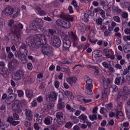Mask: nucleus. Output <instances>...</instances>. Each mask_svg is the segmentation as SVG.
<instances>
[{
	"mask_svg": "<svg viewBox=\"0 0 130 130\" xmlns=\"http://www.w3.org/2000/svg\"><path fill=\"white\" fill-rule=\"evenodd\" d=\"M85 123L87 124L86 125L87 127L88 126V127H91V126H92V123L88 121V120L85 122Z\"/></svg>",
	"mask_w": 130,
	"mask_h": 130,
	"instance_id": "61",
	"label": "nucleus"
},
{
	"mask_svg": "<svg viewBox=\"0 0 130 130\" xmlns=\"http://www.w3.org/2000/svg\"><path fill=\"white\" fill-rule=\"evenodd\" d=\"M37 101L39 103H41L43 101V98L42 96H39L37 99Z\"/></svg>",
	"mask_w": 130,
	"mask_h": 130,
	"instance_id": "56",
	"label": "nucleus"
},
{
	"mask_svg": "<svg viewBox=\"0 0 130 130\" xmlns=\"http://www.w3.org/2000/svg\"><path fill=\"white\" fill-rule=\"evenodd\" d=\"M103 54V53L102 52V51L99 50H95L93 52V54H98L100 57H101V56H102Z\"/></svg>",
	"mask_w": 130,
	"mask_h": 130,
	"instance_id": "39",
	"label": "nucleus"
},
{
	"mask_svg": "<svg viewBox=\"0 0 130 130\" xmlns=\"http://www.w3.org/2000/svg\"><path fill=\"white\" fill-rule=\"evenodd\" d=\"M26 116V119H28V120H29V121H31V120L33 119V115L32 114Z\"/></svg>",
	"mask_w": 130,
	"mask_h": 130,
	"instance_id": "48",
	"label": "nucleus"
},
{
	"mask_svg": "<svg viewBox=\"0 0 130 130\" xmlns=\"http://www.w3.org/2000/svg\"><path fill=\"white\" fill-rule=\"evenodd\" d=\"M66 105L64 102H62V99L60 98L58 100V103L57 105V108L58 110H63Z\"/></svg>",
	"mask_w": 130,
	"mask_h": 130,
	"instance_id": "15",
	"label": "nucleus"
},
{
	"mask_svg": "<svg viewBox=\"0 0 130 130\" xmlns=\"http://www.w3.org/2000/svg\"><path fill=\"white\" fill-rule=\"evenodd\" d=\"M31 106L32 107H35L36 106H37V101L34 100V101L31 102Z\"/></svg>",
	"mask_w": 130,
	"mask_h": 130,
	"instance_id": "55",
	"label": "nucleus"
},
{
	"mask_svg": "<svg viewBox=\"0 0 130 130\" xmlns=\"http://www.w3.org/2000/svg\"><path fill=\"white\" fill-rule=\"evenodd\" d=\"M78 118L81 119L83 121V123H86V122L88 120V117L84 114H82L79 116Z\"/></svg>",
	"mask_w": 130,
	"mask_h": 130,
	"instance_id": "30",
	"label": "nucleus"
},
{
	"mask_svg": "<svg viewBox=\"0 0 130 130\" xmlns=\"http://www.w3.org/2000/svg\"><path fill=\"white\" fill-rule=\"evenodd\" d=\"M14 55L15 57H18V58H20V59L24 58V59H25L26 57V55H25V53H23V52L19 50L18 51H16L15 52Z\"/></svg>",
	"mask_w": 130,
	"mask_h": 130,
	"instance_id": "12",
	"label": "nucleus"
},
{
	"mask_svg": "<svg viewBox=\"0 0 130 130\" xmlns=\"http://www.w3.org/2000/svg\"><path fill=\"white\" fill-rule=\"evenodd\" d=\"M25 94L27 98H33L34 95L33 94V90H25Z\"/></svg>",
	"mask_w": 130,
	"mask_h": 130,
	"instance_id": "25",
	"label": "nucleus"
},
{
	"mask_svg": "<svg viewBox=\"0 0 130 130\" xmlns=\"http://www.w3.org/2000/svg\"><path fill=\"white\" fill-rule=\"evenodd\" d=\"M25 76V72L23 70H19L16 71L12 76V79L14 81H20Z\"/></svg>",
	"mask_w": 130,
	"mask_h": 130,
	"instance_id": "6",
	"label": "nucleus"
},
{
	"mask_svg": "<svg viewBox=\"0 0 130 130\" xmlns=\"http://www.w3.org/2000/svg\"><path fill=\"white\" fill-rule=\"evenodd\" d=\"M36 9L37 10L38 13L40 15V16H46L47 15V13L45 11H44L40 7L37 6L36 7Z\"/></svg>",
	"mask_w": 130,
	"mask_h": 130,
	"instance_id": "24",
	"label": "nucleus"
},
{
	"mask_svg": "<svg viewBox=\"0 0 130 130\" xmlns=\"http://www.w3.org/2000/svg\"><path fill=\"white\" fill-rule=\"evenodd\" d=\"M71 45H72V41L70 40L68 41L63 42V45L62 47V49L63 51H67V50H69L70 49V47H71Z\"/></svg>",
	"mask_w": 130,
	"mask_h": 130,
	"instance_id": "11",
	"label": "nucleus"
},
{
	"mask_svg": "<svg viewBox=\"0 0 130 130\" xmlns=\"http://www.w3.org/2000/svg\"><path fill=\"white\" fill-rule=\"evenodd\" d=\"M17 98V94L14 93L13 94H9L5 101L6 103L7 104H11L12 102H14V100H16Z\"/></svg>",
	"mask_w": 130,
	"mask_h": 130,
	"instance_id": "9",
	"label": "nucleus"
},
{
	"mask_svg": "<svg viewBox=\"0 0 130 130\" xmlns=\"http://www.w3.org/2000/svg\"><path fill=\"white\" fill-rule=\"evenodd\" d=\"M38 29L43 33V34H47L48 31L45 27H43V25H41V26L38 27Z\"/></svg>",
	"mask_w": 130,
	"mask_h": 130,
	"instance_id": "32",
	"label": "nucleus"
},
{
	"mask_svg": "<svg viewBox=\"0 0 130 130\" xmlns=\"http://www.w3.org/2000/svg\"><path fill=\"white\" fill-rule=\"evenodd\" d=\"M66 109L69 110L70 112L74 113L76 111V109H74V108L71 107V105L68 104L66 106Z\"/></svg>",
	"mask_w": 130,
	"mask_h": 130,
	"instance_id": "35",
	"label": "nucleus"
},
{
	"mask_svg": "<svg viewBox=\"0 0 130 130\" xmlns=\"http://www.w3.org/2000/svg\"><path fill=\"white\" fill-rule=\"evenodd\" d=\"M6 107L5 104H3L0 106V110H6Z\"/></svg>",
	"mask_w": 130,
	"mask_h": 130,
	"instance_id": "64",
	"label": "nucleus"
},
{
	"mask_svg": "<svg viewBox=\"0 0 130 130\" xmlns=\"http://www.w3.org/2000/svg\"><path fill=\"white\" fill-rule=\"evenodd\" d=\"M48 33V34H50V35L52 36V38H54V37H56L55 35H56V30L52 28H49Z\"/></svg>",
	"mask_w": 130,
	"mask_h": 130,
	"instance_id": "27",
	"label": "nucleus"
},
{
	"mask_svg": "<svg viewBox=\"0 0 130 130\" xmlns=\"http://www.w3.org/2000/svg\"><path fill=\"white\" fill-rule=\"evenodd\" d=\"M92 88H93V85H92V84H87L86 85L87 90H92Z\"/></svg>",
	"mask_w": 130,
	"mask_h": 130,
	"instance_id": "60",
	"label": "nucleus"
},
{
	"mask_svg": "<svg viewBox=\"0 0 130 130\" xmlns=\"http://www.w3.org/2000/svg\"><path fill=\"white\" fill-rule=\"evenodd\" d=\"M72 37L73 39V45L75 47H78V43H77V41L79 40V39H78V37L77 36V35L73 32H72Z\"/></svg>",
	"mask_w": 130,
	"mask_h": 130,
	"instance_id": "20",
	"label": "nucleus"
},
{
	"mask_svg": "<svg viewBox=\"0 0 130 130\" xmlns=\"http://www.w3.org/2000/svg\"><path fill=\"white\" fill-rule=\"evenodd\" d=\"M72 5L74 6L75 9L77 11V12H79V10H80V7L79 6H78V3H77V1L76 0H73Z\"/></svg>",
	"mask_w": 130,
	"mask_h": 130,
	"instance_id": "33",
	"label": "nucleus"
},
{
	"mask_svg": "<svg viewBox=\"0 0 130 130\" xmlns=\"http://www.w3.org/2000/svg\"><path fill=\"white\" fill-rule=\"evenodd\" d=\"M107 96V89H105L102 92V98H105Z\"/></svg>",
	"mask_w": 130,
	"mask_h": 130,
	"instance_id": "45",
	"label": "nucleus"
},
{
	"mask_svg": "<svg viewBox=\"0 0 130 130\" xmlns=\"http://www.w3.org/2000/svg\"><path fill=\"white\" fill-rule=\"evenodd\" d=\"M34 127L35 129L36 130L40 129V127L39 126V125H38V123H35L34 125Z\"/></svg>",
	"mask_w": 130,
	"mask_h": 130,
	"instance_id": "52",
	"label": "nucleus"
},
{
	"mask_svg": "<svg viewBox=\"0 0 130 130\" xmlns=\"http://www.w3.org/2000/svg\"><path fill=\"white\" fill-rule=\"evenodd\" d=\"M122 5L124 8H129V7H130L129 3L127 2H124L123 3H122Z\"/></svg>",
	"mask_w": 130,
	"mask_h": 130,
	"instance_id": "47",
	"label": "nucleus"
},
{
	"mask_svg": "<svg viewBox=\"0 0 130 130\" xmlns=\"http://www.w3.org/2000/svg\"><path fill=\"white\" fill-rule=\"evenodd\" d=\"M126 82V80L124 78V76L116 77L115 80V84L116 85H120L121 86H122Z\"/></svg>",
	"mask_w": 130,
	"mask_h": 130,
	"instance_id": "10",
	"label": "nucleus"
},
{
	"mask_svg": "<svg viewBox=\"0 0 130 130\" xmlns=\"http://www.w3.org/2000/svg\"><path fill=\"white\" fill-rule=\"evenodd\" d=\"M15 91H17V93L18 94V97H23L24 96V92L22 90H17L16 89Z\"/></svg>",
	"mask_w": 130,
	"mask_h": 130,
	"instance_id": "37",
	"label": "nucleus"
},
{
	"mask_svg": "<svg viewBox=\"0 0 130 130\" xmlns=\"http://www.w3.org/2000/svg\"><path fill=\"white\" fill-rule=\"evenodd\" d=\"M116 116L117 118H121V117H123V113L121 111H118L116 112Z\"/></svg>",
	"mask_w": 130,
	"mask_h": 130,
	"instance_id": "34",
	"label": "nucleus"
},
{
	"mask_svg": "<svg viewBox=\"0 0 130 130\" xmlns=\"http://www.w3.org/2000/svg\"><path fill=\"white\" fill-rule=\"evenodd\" d=\"M53 43L55 47H60L61 45V41L57 37H55L53 38Z\"/></svg>",
	"mask_w": 130,
	"mask_h": 130,
	"instance_id": "13",
	"label": "nucleus"
},
{
	"mask_svg": "<svg viewBox=\"0 0 130 130\" xmlns=\"http://www.w3.org/2000/svg\"><path fill=\"white\" fill-rule=\"evenodd\" d=\"M14 35L12 37V42L13 44L19 45L21 43V32L17 25H14L13 27Z\"/></svg>",
	"mask_w": 130,
	"mask_h": 130,
	"instance_id": "3",
	"label": "nucleus"
},
{
	"mask_svg": "<svg viewBox=\"0 0 130 130\" xmlns=\"http://www.w3.org/2000/svg\"><path fill=\"white\" fill-rule=\"evenodd\" d=\"M34 22L35 23L38 28L41 26H43L44 22L41 18H37L34 20Z\"/></svg>",
	"mask_w": 130,
	"mask_h": 130,
	"instance_id": "19",
	"label": "nucleus"
},
{
	"mask_svg": "<svg viewBox=\"0 0 130 130\" xmlns=\"http://www.w3.org/2000/svg\"><path fill=\"white\" fill-rule=\"evenodd\" d=\"M61 38L63 40V41H67L68 40H70L69 39V36H68V35L66 34H63V35H62L61 36Z\"/></svg>",
	"mask_w": 130,
	"mask_h": 130,
	"instance_id": "36",
	"label": "nucleus"
},
{
	"mask_svg": "<svg viewBox=\"0 0 130 130\" xmlns=\"http://www.w3.org/2000/svg\"><path fill=\"white\" fill-rule=\"evenodd\" d=\"M114 21L117 22V23H120V18L118 16H114L113 17Z\"/></svg>",
	"mask_w": 130,
	"mask_h": 130,
	"instance_id": "44",
	"label": "nucleus"
},
{
	"mask_svg": "<svg viewBox=\"0 0 130 130\" xmlns=\"http://www.w3.org/2000/svg\"><path fill=\"white\" fill-rule=\"evenodd\" d=\"M25 42L27 45H28L31 48V49H34L35 48H39V47H41V45H44V43L43 42L40 41L39 40H37V42H35L34 40V37H30L28 38Z\"/></svg>",
	"mask_w": 130,
	"mask_h": 130,
	"instance_id": "4",
	"label": "nucleus"
},
{
	"mask_svg": "<svg viewBox=\"0 0 130 130\" xmlns=\"http://www.w3.org/2000/svg\"><path fill=\"white\" fill-rule=\"evenodd\" d=\"M53 118L52 117H47L45 119L44 122L47 125H49L52 122Z\"/></svg>",
	"mask_w": 130,
	"mask_h": 130,
	"instance_id": "29",
	"label": "nucleus"
},
{
	"mask_svg": "<svg viewBox=\"0 0 130 130\" xmlns=\"http://www.w3.org/2000/svg\"><path fill=\"white\" fill-rule=\"evenodd\" d=\"M121 16L123 19H127V20H128V14H127V13L126 12H123L121 14Z\"/></svg>",
	"mask_w": 130,
	"mask_h": 130,
	"instance_id": "41",
	"label": "nucleus"
},
{
	"mask_svg": "<svg viewBox=\"0 0 130 130\" xmlns=\"http://www.w3.org/2000/svg\"><path fill=\"white\" fill-rule=\"evenodd\" d=\"M62 27L65 29H69L71 27V22L67 19H63L61 22Z\"/></svg>",
	"mask_w": 130,
	"mask_h": 130,
	"instance_id": "17",
	"label": "nucleus"
},
{
	"mask_svg": "<svg viewBox=\"0 0 130 130\" xmlns=\"http://www.w3.org/2000/svg\"><path fill=\"white\" fill-rule=\"evenodd\" d=\"M8 67V68L7 70L8 71V73H12V72H14L16 69L15 65L13 64L11 61L9 62Z\"/></svg>",
	"mask_w": 130,
	"mask_h": 130,
	"instance_id": "23",
	"label": "nucleus"
},
{
	"mask_svg": "<svg viewBox=\"0 0 130 130\" xmlns=\"http://www.w3.org/2000/svg\"><path fill=\"white\" fill-rule=\"evenodd\" d=\"M61 70L66 74H70V69H69V67L66 65L63 66L61 68Z\"/></svg>",
	"mask_w": 130,
	"mask_h": 130,
	"instance_id": "31",
	"label": "nucleus"
},
{
	"mask_svg": "<svg viewBox=\"0 0 130 130\" xmlns=\"http://www.w3.org/2000/svg\"><path fill=\"white\" fill-rule=\"evenodd\" d=\"M89 119L90 120H96L97 119V117H94V116H92L91 115H89Z\"/></svg>",
	"mask_w": 130,
	"mask_h": 130,
	"instance_id": "62",
	"label": "nucleus"
},
{
	"mask_svg": "<svg viewBox=\"0 0 130 130\" xmlns=\"http://www.w3.org/2000/svg\"><path fill=\"white\" fill-rule=\"evenodd\" d=\"M111 87L113 90L112 93H116V92L118 91V87H117V86L114 85Z\"/></svg>",
	"mask_w": 130,
	"mask_h": 130,
	"instance_id": "38",
	"label": "nucleus"
},
{
	"mask_svg": "<svg viewBox=\"0 0 130 130\" xmlns=\"http://www.w3.org/2000/svg\"><path fill=\"white\" fill-rule=\"evenodd\" d=\"M67 20V21H69V22H73V21H74V18H73V17L69 15L68 17L67 18V19H66Z\"/></svg>",
	"mask_w": 130,
	"mask_h": 130,
	"instance_id": "59",
	"label": "nucleus"
},
{
	"mask_svg": "<svg viewBox=\"0 0 130 130\" xmlns=\"http://www.w3.org/2000/svg\"><path fill=\"white\" fill-rule=\"evenodd\" d=\"M14 120H18L19 118V115H18V114H17L16 112L14 113L13 114V117Z\"/></svg>",
	"mask_w": 130,
	"mask_h": 130,
	"instance_id": "43",
	"label": "nucleus"
},
{
	"mask_svg": "<svg viewBox=\"0 0 130 130\" xmlns=\"http://www.w3.org/2000/svg\"><path fill=\"white\" fill-rule=\"evenodd\" d=\"M67 81L71 85H73V84H76V81H77V77H71L67 78Z\"/></svg>",
	"mask_w": 130,
	"mask_h": 130,
	"instance_id": "22",
	"label": "nucleus"
},
{
	"mask_svg": "<svg viewBox=\"0 0 130 130\" xmlns=\"http://www.w3.org/2000/svg\"><path fill=\"white\" fill-rule=\"evenodd\" d=\"M123 40H124V41L126 42L127 41V40L130 41V36H123Z\"/></svg>",
	"mask_w": 130,
	"mask_h": 130,
	"instance_id": "58",
	"label": "nucleus"
},
{
	"mask_svg": "<svg viewBox=\"0 0 130 130\" xmlns=\"http://www.w3.org/2000/svg\"><path fill=\"white\" fill-rule=\"evenodd\" d=\"M7 121L11 124V125H13V126H16V125L19 124L20 123V121H15L13 117H10L8 118Z\"/></svg>",
	"mask_w": 130,
	"mask_h": 130,
	"instance_id": "14",
	"label": "nucleus"
},
{
	"mask_svg": "<svg viewBox=\"0 0 130 130\" xmlns=\"http://www.w3.org/2000/svg\"><path fill=\"white\" fill-rule=\"evenodd\" d=\"M12 110L16 113H21L23 111V107L19 100L15 101L14 103L12 105Z\"/></svg>",
	"mask_w": 130,
	"mask_h": 130,
	"instance_id": "5",
	"label": "nucleus"
},
{
	"mask_svg": "<svg viewBox=\"0 0 130 130\" xmlns=\"http://www.w3.org/2000/svg\"><path fill=\"white\" fill-rule=\"evenodd\" d=\"M122 96H124V95H123V93H122V94L121 93H120V92H119L118 96L117 97V101L118 102L119 101V99H120V98H121V97H122Z\"/></svg>",
	"mask_w": 130,
	"mask_h": 130,
	"instance_id": "57",
	"label": "nucleus"
},
{
	"mask_svg": "<svg viewBox=\"0 0 130 130\" xmlns=\"http://www.w3.org/2000/svg\"><path fill=\"white\" fill-rule=\"evenodd\" d=\"M56 99H57V93L55 91H53L50 93V95H47L46 96V100L47 102H49V103H52L50 104H45L44 107L45 109H48L50 110V109H52L53 107V103L56 101Z\"/></svg>",
	"mask_w": 130,
	"mask_h": 130,
	"instance_id": "2",
	"label": "nucleus"
},
{
	"mask_svg": "<svg viewBox=\"0 0 130 130\" xmlns=\"http://www.w3.org/2000/svg\"><path fill=\"white\" fill-rule=\"evenodd\" d=\"M38 40L43 42L44 45H43L41 48V52L44 55L47 56H52L53 55V49L52 47L49 44H47V40L45 38V36L43 35H38Z\"/></svg>",
	"mask_w": 130,
	"mask_h": 130,
	"instance_id": "1",
	"label": "nucleus"
},
{
	"mask_svg": "<svg viewBox=\"0 0 130 130\" xmlns=\"http://www.w3.org/2000/svg\"><path fill=\"white\" fill-rule=\"evenodd\" d=\"M8 72L9 73V71H8V69H6V67H3L2 69H0V74L2 75L4 78L8 77Z\"/></svg>",
	"mask_w": 130,
	"mask_h": 130,
	"instance_id": "21",
	"label": "nucleus"
},
{
	"mask_svg": "<svg viewBox=\"0 0 130 130\" xmlns=\"http://www.w3.org/2000/svg\"><path fill=\"white\" fill-rule=\"evenodd\" d=\"M100 14L103 18H105V11L103 10H101L100 11Z\"/></svg>",
	"mask_w": 130,
	"mask_h": 130,
	"instance_id": "50",
	"label": "nucleus"
},
{
	"mask_svg": "<svg viewBox=\"0 0 130 130\" xmlns=\"http://www.w3.org/2000/svg\"><path fill=\"white\" fill-rule=\"evenodd\" d=\"M85 93L87 95H92V94H93V91L92 90L86 89L85 90Z\"/></svg>",
	"mask_w": 130,
	"mask_h": 130,
	"instance_id": "51",
	"label": "nucleus"
},
{
	"mask_svg": "<svg viewBox=\"0 0 130 130\" xmlns=\"http://www.w3.org/2000/svg\"><path fill=\"white\" fill-rule=\"evenodd\" d=\"M13 10H14V8L12 6L6 7L5 11L2 12V16L5 18L9 17V16H12L13 15Z\"/></svg>",
	"mask_w": 130,
	"mask_h": 130,
	"instance_id": "8",
	"label": "nucleus"
},
{
	"mask_svg": "<svg viewBox=\"0 0 130 130\" xmlns=\"http://www.w3.org/2000/svg\"><path fill=\"white\" fill-rule=\"evenodd\" d=\"M29 27L30 28V29H28V27H26V32H27V33H30V32H31V30H34V29H36V28H37V26L34 22V20L30 22Z\"/></svg>",
	"mask_w": 130,
	"mask_h": 130,
	"instance_id": "16",
	"label": "nucleus"
},
{
	"mask_svg": "<svg viewBox=\"0 0 130 130\" xmlns=\"http://www.w3.org/2000/svg\"><path fill=\"white\" fill-rule=\"evenodd\" d=\"M19 13H20V10L18 8H16L15 10H12V17L13 18H17L19 16Z\"/></svg>",
	"mask_w": 130,
	"mask_h": 130,
	"instance_id": "26",
	"label": "nucleus"
},
{
	"mask_svg": "<svg viewBox=\"0 0 130 130\" xmlns=\"http://www.w3.org/2000/svg\"><path fill=\"white\" fill-rule=\"evenodd\" d=\"M69 15H68L67 14L64 13H62L60 15V18H62L63 20H67V18H68Z\"/></svg>",
	"mask_w": 130,
	"mask_h": 130,
	"instance_id": "40",
	"label": "nucleus"
},
{
	"mask_svg": "<svg viewBox=\"0 0 130 130\" xmlns=\"http://www.w3.org/2000/svg\"><path fill=\"white\" fill-rule=\"evenodd\" d=\"M96 23L98 24V26H99V25H102V18H99L96 20Z\"/></svg>",
	"mask_w": 130,
	"mask_h": 130,
	"instance_id": "42",
	"label": "nucleus"
},
{
	"mask_svg": "<svg viewBox=\"0 0 130 130\" xmlns=\"http://www.w3.org/2000/svg\"><path fill=\"white\" fill-rule=\"evenodd\" d=\"M8 58H9L10 59H11V58H13V57H14V54H13V53L12 52H10L9 53H8Z\"/></svg>",
	"mask_w": 130,
	"mask_h": 130,
	"instance_id": "53",
	"label": "nucleus"
},
{
	"mask_svg": "<svg viewBox=\"0 0 130 130\" xmlns=\"http://www.w3.org/2000/svg\"><path fill=\"white\" fill-rule=\"evenodd\" d=\"M19 50L24 53V55H27L28 54V49H27V45L25 44H22Z\"/></svg>",
	"mask_w": 130,
	"mask_h": 130,
	"instance_id": "18",
	"label": "nucleus"
},
{
	"mask_svg": "<svg viewBox=\"0 0 130 130\" xmlns=\"http://www.w3.org/2000/svg\"><path fill=\"white\" fill-rule=\"evenodd\" d=\"M32 114V111L29 109H25V115L26 116Z\"/></svg>",
	"mask_w": 130,
	"mask_h": 130,
	"instance_id": "46",
	"label": "nucleus"
},
{
	"mask_svg": "<svg viewBox=\"0 0 130 130\" xmlns=\"http://www.w3.org/2000/svg\"><path fill=\"white\" fill-rule=\"evenodd\" d=\"M102 64L106 69H108L109 68V64L107 62H103Z\"/></svg>",
	"mask_w": 130,
	"mask_h": 130,
	"instance_id": "54",
	"label": "nucleus"
},
{
	"mask_svg": "<svg viewBox=\"0 0 130 130\" xmlns=\"http://www.w3.org/2000/svg\"><path fill=\"white\" fill-rule=\"evenodd\" d=\"M11 62L12 63V64L15 66V64H17V63H18V60H17V59H12V62Z\"/></svg>",
	"mask_w": 130,
	"mask_h": 130,
	"instance_id": "63",
	"label": "nucleus"
},
{
	"mask_svg": "<svg viewBox=\"0 0 130 130\" xmlns=\"http://www.w3.org/2000/svg\"><path fill=\"white\" fill-rule=\"evenodd\" d=\"M123 95L124 97H126L127 95H128V94H130V90L128 89V88H127V86H124L123 88Z\"/></svg>",
	"mask_w": 130,
	"mask_h": 130,
	"instance_id": "28",
	"label": "nucleus"
},
{
	"mask_svg": "<svg viewBox=\"0 0 130 130\" xmlns=\"http://www.w3.org/2000/svg\"><path fill=\"white\" fill-rule=\"evenodd\" d=\"M57 118V123H58L57 127H60L62 124L66 123V120L63 118L62 113L58 112L56 115Z\"/></svg>",
	"mask_w": 130,
	"mask_h": 130,
	"instance_id": "7",
	"label": "nucleus"
},
{
	"mask_svg": "<svg viewBox=\"0 0 130 130\" xmlns=\"http://www.w3.org/2000/svg\"><path fill=\"white\" fill-rule=\"evenodd\" d=\"M64 92V94L65 95V96H66V97H69V96H70V95H71V91H69V90H63Z\"/></svg>",
	"mask_w": 130,
	"mask_h": 130,
	"instance_id": "49",
	"label": "nucleus"
}]
</instances>
